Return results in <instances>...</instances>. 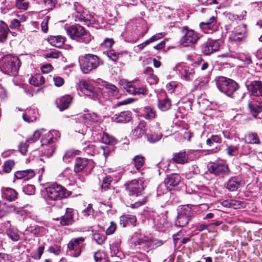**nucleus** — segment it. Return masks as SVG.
Listing matches in <instances>:
<instances>
[{
	"label": "nucleus",
	"mask_w": 262,
	"mask_h": 262,
	"mask_svg": "<svg viewBox=\"0 0 262 262\" xmlns=\"http://www.w3.org/2000/svg\"><path fill=\"white\" fill-rule=\"evenodd\" d=\"M65 29L67 33L73 40L85 43H88L92 40V37L90 33L86 31L84 28L79 25L67 26Z\"/></svg>",
	"instance_id": "7ed1b4c3"
},
{
	"label": "nucleus",
	"mask_w": 262,
	"mask_h": 262,
	"mask_svg": "<svg viewBox=\"0 0 262 262\" xmlns=\"http://www.w3.org/2000/svg\"><path fill=\"white\" fill-rule=\"evenodd\" d=\"M94 257L96 262H107L105 253L103 251H98Z\"/></svg>",
	"instance_id": "3c124183"
},
{
	"label": "nucleus",
	"mask_w": 262,
	"mask_h": 262,
	"mask_svg": "<svg viewBox=\"0 0 262 262\" xmlns=\"http://www.w3.org/2000/svg\"><path fill=\"white\" fill-rule=\"evenodd\" d=\"M171 190V188H169L167 185L164 183L160 184L157 188V195L158 196L161 195L163 194L166 193Z\"/></svg>",
	"instance_id": "864d4df0"
},
{
	"label": "nucleus",
	"mask_w": 262,
	"mask_h": 262,
	"mask_svg": "<svg viewBox=\"0 0 262 262\" xmlns=\"http://www.w3.org/2000/svg\"><path fill=\"white\" fill-rule=\"evenodd\" d=\"M30 209L31 206L27 205L26 206H24L23 207H15L14 208V210L18 214L23 216L28 214L30 212Z\"/></svg>",
	"instance_id": "8fccbe9b"
},
{
	"label": "nucleus",
	"mask_w": 262,
	"mask_h": 262,
	"mask_svg": "<svg viewBox=\"0 0 262 262\" xmlns=\"http://www.w3.org/2000/svg\"><path fill=\"white\" fill-rule=\"evenodd\" d=\"M132 118V113L129 111H124L120 113L115 114L112 119L114 121L118 123H126L130 120Z\"/></svg>",
	"instance_id": "5701e85b"
},
{
	"label": "nucleus",
	"mask_w": 262,
	"mask_h": 262,
	"mask_svg": "<svg viewBox=\"0 0 262 262\" xmlns=\"http://www.w3.org/2000/svg\"><path fill=\"white\" fill-rule=\"evenodd\" d=\"M246 31L247 29L245 25H241L238 26L235 29V33L238 35H239L240 36L237 37L236 39H235V40H241V39L245 36Z\"/></svg>",
	"instance_id": "a18cd8bd"
},
{
	"label": "nucleus",
	"mask_w": 262,
	"mask_h": 262,
	"mask_svg": "<svg viewBox=\"0 0 262 262\" xmlns=\"http://www.w3.org/2000/svg\"><path fill=\"white\" fill-rule=\"evenodd\" d=\"M93 239L99 245L104 243L106 236L103 233L95 231L93 234Z\"/></svg>",
	"instance_id": "c03bdc74"
},
{
	"label": "nucleus",
	"mask_w": 262,
	"mask_h": 262,
	"mask_svg": "<svg viewBox=\"0 0 262 262\" xmlns=\"http://www.w3.org/2000/svg\"><path fill=\"white\" fill-rule=\"evenodd\" d=\"M121 55V54L117 53L113 50L107 51V57L114 61H117Z\"/></svg>",
	"instance_id": "13d9d810"
},
{
	"label": "nucleus",
	"mask_w": 262,
	"mask_h": 262,
	"mask_svg": "<svg viewBox=\"0 0 262 262\" xmlns=\"http://www.w3.org/2000/svg\"><path fill=\"white\" fill-rule=\"evenodd\" d=\"M29 2L27 0H16V6L18 9L26 10L29 6Z\"/></svg>",
	"instance_id": "4d7b16f0"
},
{
	"label": "nucleus",
	"mask_w": 262,
	"mask_h": 262,
	"mask_svg": "<svg viewBox=\"0 0 262 262\" xmlns=\"http://www.w3.org/2000/svg\"><path fill=\"white\" fill-rule=\"evenodd\" d=\"M147 80L150 84H156L159 81L158 78L153 73H150L147 77Z\"/></svg>",
	"instance_id": "774afa93"
},
{
	"label": "nucleus",
	"mask_w": 262,
	"mask_h": 262,
	"mask_svg": "<svg viewBox=\"0 0 262 262\" xmlns=\"http://www.w3.org/2000/svg\"><path fill=\"white\" fill-rule=\"evenodd\" d=\"M208 170L210 173L217 176L227 174L229 172L228 166L220 163H211L208 167Z\"/></svg>",
	"instance_id": "dca6fc26"
},
{
	"label": "nucleus",
	"mask_w": 262,
	"mask_h": 262,
	"mask_svg": "<svg viewBox=\"0 0 262 262\" xmlns=\"http://www.w3.org/2000/svg\"><path fill=\"white\" fill-rule=\"evenodd\" d=\"M72 101V97L70 95H65L56 100L57 107L62 111L68 108Z\"/></svg>",
	"instance_id": "bb28decb"
},
{
	"label": "nucleus",
	"mask_w": 262,
	"mask_h": 262,
	"mask_svg": "<svg viewBox=\"0 0 262 262\" xmlns=\"http://www.w3.org/2000/svg\"><path fill=\"white\" fill-rule=\"evenodd\" d=\"M35 172L33 170L29 169L24 170H20L15 172V177L17 179H22L24 181L29 180L35 176Z\"/></svg>",
	"instance_id": "a878e982"
},
{
	"label": "nucleus",
	"mask_w": 262,
	"mask_h": 262,
	"mask_svg": "<svg viewBox=\"0 0 262 262\" xmlns=\"http://www.w3.org/2000/svg\"><path fill=\"white\" fill-rule=\"evenodd\" d=\"M21 23L18 22L15 19H12L10 22L9 29L12 30H16L17 31L20 30Z\"/></svg>",
	"instance_id": "e2e57ef3"
},
{
	"label": "nucleus",
	"mask_w": 262,
	"mask_h": 262,
	"mask_svg": "<svg viewBox=\"0 0 262 262\" xmlns=\"http://www.w3.org/2000/svg\"><path fill=\"white\" fill-rule=\"evenodd\" d=\"M181 32L182 35L180 40V43L185 47L195 45L200 38L199 33L192 29H189L187 26H184Z\"/></svg>",
	"instance_id": "0eeeda50"
},
{
	"label": "nucleus",
	"mask_w": 262,
	"mask_h": 262,
	"mask_svg": "<svg viewBox=\"0 0 262 262\" xmlns=\"http://www.w3.org/2000/svg\"><path fill=\"white\" fill-rule=\"evenodd\" d=\"M121 85H124V88L126 91L130 94L137 95L142 94L146 95L148 93V90L146 86L139 85L138 81L129 82L126 80L120 81Z\"/></svg>",
	"instance_id": "6e6552de"
},
{
	"label": "nucleus",
	"mask_w": 262,
	"mask_h": 262,
	"mask_svg": "<svg viewBox=\"0 0 262 262\" xmlns=\"http://www.w3.org/2000/svg\"><path fill=\"white\" fill-rule=\"evenodd\" d=\"M99 58L93 54H86L80 57L79 62L81 71L83 73H88L96 69L99 65Z\"/></svg>",
	"instance_id": "423d86ee"
},
{
	"label": "nucleus",
	"mask_w": 262,
	"mask_h": 262,
	"mask_svg": "<svg viewBox=\"0 0 262 262\" xmlns=\"http://www.w3.org/2000/svg\"><path fill=\"white\" fill-rule=\"evenodd\" d=\"M137 218L134 215L125 214L120 217V224L123 227H125L129 224L135 226Z\"/></svg>",
	"instance_id": "cd10ccee"
},
{
	"label": "nucleus",
	"mask_w": 262,
	"mask_h": 262,
	"mask_svg": "<svg viewBox=\"0 0 262 262\" xmlns=\"http://www.w3.org/2000/svg\"><path fill=\"white\" fill-rule=\"evenodd\" d=\"M4 224L7 228L6 234L8 237L13 242L18 241L20 238L19 231L16 228L9 227L10 226V221L5 222Z\"/></svg>",
	"instance_id": "6ab92c4d"
},
{
	"label": "nucleus",
	"mask_w": 262,
	"mask_h": 262,
	"mask_svg": "<svg viewBox=\"0 0 262 262\" xmlns=\"http://www.w3.org/2000/svg\"><path fill=\"white\" fill-rule=\"evenodd\" d=\"M102 85L105 87L106 91V92L108 93L109 95L115 97L117 96L118 90L116 86L105 81L102 82Z\"/></svg>",
	"instance_id": "58836bf2"
},
{
	"label": "nucleus",
	"mask_w": 262,
	"mask_h": 262,
	"mask_svg": "<svg viewBox=\"0 0 262 262\" xmlns=\"http://www.w3.org/2000/svg\"><path fill=\"white\" fill-rule=\"evenodd\" d=\"M75 154L72 151H67L63 157V161L66 163L70 162L75 157Z\"/></svg>",
	"instance_id": "338daca9"
},
{
	"label": "nucleus",
	"mask_w": 262,
	"mask_h": 262,
	"mask_svg": "<svg viewBox=\"0 0 262 262\" xmlns=\"http://www.w3.org/2000/svg\"><path fill=\"white\" fill-rule=\"evenodd\" d=\"M60 137L58 130H52L45 133L41 137V146L44 150L45 154L48 157H51L55 152L56 147L54 142Z\"/></svg>",
	"instance_id": "f257e3e1"
},
{
	"label": "nucleus",
	"mask_w": 262,
	"mask_h": 262,
	"mask_svg": "<svg viewBox=\"0 0 262 262\" xmlns=\"http://www.w3.org/2000/svg\"><path fill=\"white\" fill-rule=\"evenodd\" d=\"M20 61L17 56L11 55L5 56L1 61L0 68L8 75H15L20 65Z\"/></svg>",
	"instance_id": "20e7f679"
},
{
	"label": "nucleus",
	"mask_w": 262,
	"mask_h": 262,
	"mask_svg": "<svg viewBox=\"0 0 262 262\" xmlns=\"http://www.w3.org/2000/svg\"><path fill=\"white\" fill-rule=\"evenodd\" d=\"M143 116L146 119H152L155 118L156 111L150 106H145L143 110Z\"/></svg>",
	"instance_id": "37998d69"
},
{
	"label": "nucleus",
	"mask_w": 262,
	"mask_h": 262,
	"mask_svg": "<svg viewBox=\"0 0 262 262\" xmlns=\"http://www.w3.org/2000/svg\"><path fill=\"white\" fill-rule=\"evenodd\" d=\"M46 200L48 204H52L50 201H56L66 198L72 192L67 190L62 186L57 183L52 184L46 188Z\"/></svg>",
	"instance_id": "f03ea898"
},
{
	"label": "nucleus",
	"mask_w": 262,
	"mask_h": 262,
	"mask_svg": "<svg viewBox=\"0 0 262 262\" xmlns=\"http://www.w3.org/2000/svg\"><path fill=\"white\" fill-rule=\"evenodd\" d=\"M48 41L52 46L60 48L64 44L65 38L61 35L51 36L48 37Z\"/></svg>",
	"instance_id": "473e14b6"
},
{
	"label": "nucleus",
	"mask_w": 262,
	"mask_h": 262,
	"mask_svg": "<svg viewBox=\"0 0 262 262\" xmlns=\"http://www.w3.org/2000/svg\"><path fill=\"white\" fill-rule=\"evenodd\" d=\"M133 163L136 169L139 170L144 164V157L142 155H137L133 159Z\"/></svg>",
	"instance_id": "79ce46f5"
},
{
	"label": "nucleus",
	"mask_w": 262,
	"mask_h": 262,
	"mask_svg": "<svg viewBox=\"0 0 262 262\" xmlns=\"http://www.w3.org/2000/svg\"><path fill=\"white\" fill-rule=\"evenodd\" d=\"M46 133L45 130L41 129V130H36L34 132L33 135L30 137V138H28L26 143L27 144L34 142L35 141H36L39 137L41 136V137H42V135Z\"/></svg>",
	"instance_id": "09e8293b"
},
{
	"label": "nucleus",
	"mask_w": 262,
	"mask_h": 262,
	"mask_svg": "<svg viewBox=\"0 0 262 262\" xmlns=\"http://www.w3.org/2000/svg\"><path fill=\"white\" fill-rule=\"evenodd\" d=\"M241 179L234 177L231 178L227 183V188L230 191H236L239 186Z\"/></svg>",
	"instance_id": "72a5a7b5"
},
{
	"label": "nucleus",
	"mask_w": 262,
	"mask_h": 262,
	"mask_svg": "<svg viewBox=\"0 0 262 262\" xmlns=\"http://www.w3.org/2000/svg\"><path fill=\"white\" fill-rule=\"evenodd\" d=\"M79 89L84 95L90 96L92 94L94 99L96 98L95 88L90 82L85 80L80 81Z\"/></svg>",
	"instance_id": "a211bd4d"
},
{
	"label": "nucleus",
	"mask_w": 262,
	"mask_h": 262,
	"mask_svg": "<svg viewBox=\"0 0 262 262\" xmlns=\"http://www.w3.org/2000/svg\"><path fill=\"white\" fill-rule=\"evenodd\" d=\"M247 139L248 140V143L249 144H260V141L257 133H249L246 136Z\"/></svg>",
	"instance_id": "de8ad7c7"
},
{
	"label": "nucleus",
	"mask_w": 262,
	"mask_h": 262,
	"mask_svg": "<svg viewBox=\"0 0 262 262\" xmlns=\"http://www.w3.org/2000/svg\"><path fill=\"white\" fill-rule=\"evenodd\" d=\"M146 123L145 121H140L138 125L132 131V136L135 139L141 138L145 133Z\"/></svg>",
	"instance_id": "c85d7f7f"
},
{
	"label": "nucleus",
	"mask_w": 262,
	"mask_h": 262,
	"mask_svg": "<svg viewBox=\"0 0 262 262\" xmlns=\"http://www.w3.org/2000/svg\"><path fill=\"white\" fill-rule=\"evenodd\" d=\"M38 116V111L36 109L27 110L23 115V119L27 122L35 121Z\"/></svg>",
	"instance_id": "c756f323"
},
{
	"label": "nucleus",
	"mask_w": 262,
	"mask_h": 262,
	"mask_svg": "<svg viewBox=\"0 0 262 262\" xmlns=\"http://www.w3.org/2000/svg\"><path fill=\"white\" fill-rule=\"evenodd\" d=\"M248 106L251 113L258 114L262 111V102L251 98L248 103Z\"/></svg>",
	"instance_id": "393cba45"
},
{
	"label": "nucleus",
	"mask_w": 262,
	"mask_h": 262,
	"mask_svg": "<svg viewBox=\"0 0 262 262\" xmlns=\"http://www.w3.org/2000/svg\"><path fill=\"white\" fill-rule=\"evenodd\" d=\"M126 189L130 195L139 196L142 194L145 187L144 182L139 179L134 180L125 185Z\"/></svg>",
	"instance_id": "9b49d317"
},
{
	"label": "nucleus",
	"mask_w": 262,
	"mask_h": 262,
	"mask_svg": "<svg viewBox=\"0 0 262 262\" xmlns=\"http://www.w3.org/2000/svg\"><path fill=\"white\" fill-rule=\"evenodd\" d=\"M174 70L179 72L181 78L186 81H191L194 78L195 70L193 66H185L179 63L174 67Z\"/></svg>",
	"instance_id": "f8f14e48"
},
{
	"label": "nucleus",
	"mask_w": 262,
	"mask_h": 262,
	"mask_svg": "<svg viewBox=\"0 0 262 262\" xmlns=\"http://www.w3.org/2000/svg\"><path fill=\"white\" fill-rule=\"evenodd\" d=\"M31 84L36 86L41 85L45 83V78L40 74H35L29 79Z\"/></svg>",
	"instance_id": "4c0bfd02"
},
{
	"label": "nucleus",
	"mask_w": 262,
	"mask_h": 262,
	"mask_svg": "<svg viewBox=\"0 0 262 262\" xmlns=\"http://www.w3.org/2000/svg\"><path fill=\"white\" fill-rule=\"evenodd\" d=\"M82 150L88 155H93L94 154V146L90 142H85L82 145Z\"/></svg>",
	"instance_id": "49530a36"
},
{
	"label": "nucleus",
	"mask_w": 262,
	"mask_h": 262,
	"mask_svg": "<svg viewBox=\"0 0 262 262\" xmlns=\"http://www.w3.org/2000/svg\"><path fill=\"white\" fill-rule=\"evenodd\" d=\"M215 23V19L214 16L210 18L206 22H201L200 24L201 29L205 33H209L212 31Z\"/></svg>",
	"instance_id": "2f4dec72"
},
{
	"label": "nucleus",
	"mask_w": 262,
	"mask_h": 262,
	"mask_svg": "<svg viewBox=\"0 0 262 262\" xmlns=\"http://www.w3.org/2000/svg\"><path fill=\"white\" fill-rule=\"evenodd\" d=\"M85 238L83 237L72 238L68 245L69 251L72 256H79L84 247Z\"/></svg>",
	"instance_id": "1a4fd4ad"
},
{
	"label": "nucleus",
	"mask_w": 262,
	"mask_h": 262,
	"mask_svg": "<svg viewBox=\"0 0 262 262\" xmlns=\"http://www.w3.org/2000/svg\"><path fill=\"white\" fill-rule=\"evenodd\" d=\"M171 101L168 98H164L158 101V106L162 111H166L171 107Z\"/></svg>",
	"instance_id": "a19ab883"
},
{
	"label": "nucleus",
	"mask_w": 262,
	"mask_h": 262,
	"mask_svg": "<svg viewBox=\"0 0 262 262\" xmlns=\"http://www.w3.org/2000/svg\"><path fill=\"white\" fill-rule=\"evenodd\" d=\"M92 137L95 141L101 142L106 145H115L117 143V140L114 137L102 131L99 133L94 131L92 133Z\"/></svg>",
	"instance_id": "2eb2a0df"
},
{
	"label": "nucleus",
	"mask_w": 262,
	"mask_h": 262,
	"mask_svg": "<svg viewBox=\"0 0 262 262\" xmlns=\"http://www.w3.org/2000/svg\"><path fill=\"white\" fill-rule=\"evenodd\" d=\"M221 47V41L209 38L201 46L202 52L205 55H209L213 52L219 50Z\"/></svg>",
	"instance_id": "ddd939ff"
},
{
	"label": "nucleus",
	"mask_w": 262,
	"mask_h": 262,
	"mask_svg": "<svg viewBox=\"0 0 262 262\" xmlns=\"http://www.w3.org/2000/svg\"><path fill=\"white\" fill-rule=\"evenodd\" d=\"M74 9L76 12L79 15V18L81 21H86L89 20L88 18L85 16V11L83 7L78 2H75L74 4Z\"/></svg>",
	"instance_id": "e433bc0d"
},
{
	"label": "nucleus",
	"mask_w": 262,
	"mask_h": 262,
	"mask_svg": "<svg viewBox=\"0 0 262 262\" xmlns=\"http://www.w3.org/2000/svg\"><path fill=\"white\" fill-rule=\"evenodd\" d=\"M209 79L206 77L197 78L194 81V86L196 90H204L208 86Z\"/></svg>",
	"instance_id": "f704fd0d"
},
{
	"label": "nucleus",
	"mask_w": 262,
	"mask_h": 262,
	"mask_svg": "<svg viewBox=\"0 0 262 262\" xmlns=\"http://www.w3.org/2000/svg\"><path fill=\"white\" fill-rule=\"evenodd\" d=\"M14 165V162L13 160H7L3 165V170L6 173L10 172Z\"/></svg>",
	"instance_id": "052dcab7"
},
{
	"label": "nucleus",
	"mask_w": 262,
	"mask_h": 262,
	"mask_svg": "<svg viewBox=\"0 0 262 262\" xmlns=\"http://www.w3.org/2000/svg\"><path fill=\"white\" fill-rule=\"evenodd\" d=\"M238 146L234 145L227 146L226 151L228 155L233 156L238 152Z\"/></svg>",
	"instance_id": "680f3d73"
},
{
	"label": "nucleus",
	"mask_w": 262,
	"mask_h": 262,
	"mask_svg": "<svg viewBox=\"0 0 262 262\" xmlns=\"http://www.w3.org/2000/svg\"><path fill=\"white\" fill-rule=\"evenodd\" d=\"M162 136L163 135L161 132L150 131V133L146 135V139L149 142L154 143L159 141Z\"/></svg>",
	"instance_id": "c9c22d12"
},
{
	"label": "nucleus",
	"mask_w": 262,
	"mask_h": 262,
	"mask_svg": "<svg viewBox=\"0 0 262 262\" xmlns=\"http://www.w3.org/2000/svg\"><path fill=\"white\" fill-rule=\"evenodd\" d=\"M192 212L190 208L181 207L178 210V214L176 221V225L179 227H185L189 223L192 216Z\"/></svg>",
	"instance_id": "9d476101"
},
{
	"label": "nucleus",
	"mask_w": 262,
	"mask_h": 262,
	"mask_svg": "<svg viewBox=\"0 0 262 262\" xmlns=\"http://www.w3.org/2000/svg\"><path fill=\"white\" fill-rule=\"evenodd\" d=\"M9 32V29L6 24L0 25V42H4L7 40Z\"/></svg>",
	"instance_id": "ea45409f"
},
{
	"label": "nucleus",
	"mask_w": 262,
	"mask_h": 262,
	"mask_svg": "<svg viewBox=\"0 0 262 262\" xmlns=\"http://www.w3.org/2000/svg\"><path fill=\"white\" fill-rule=\"evenodd\" d=\"M172 160L177 164H184L188 162V156L185 151H182L174 154Z\"/></svg>",
	"instance_id": "7c9ffc66"
},
{
	"label": "nucleus",
	"mask_w": 262,
	"mask_h": 262,
	"mask_svg": "<svg viewBox=\"0 0 262 262\" xmlns=\"http://www.w3.org/2000/svg\"><path fill=\"white\" fill-rule=\"evenodd\" d=\"M74 212L72 208H67L64 215L62 216L60 223L62 226H69L74 222Z\"/></svg>",
	"instance_id": "412c9836"
},
{
	"label": "nucleus",
	"mask_w": 262,
	"mask_h": 262,
	"mask_svg": "<svg viewBox=\"0 0 262 262\" xmlns=\"http://www.w3.org/2000/svg\"><path fill=\"white\" fill-rule=\"evenodd\" d=\"M216 84L218 89L229 97L232 96L238 88L236 82L224 77H219Z\"/></svg>",
	"instance_id": "39448f33"
},
{
	"label": "nucleus",
	"mask_w": 262,
	"mask_h": 262,
	"mask_svg": "<svg viewBox=\"0 0 262 262\" xmlns=\"http://www.w3.org/2000/svg\"><path fill=\"white\" fill-rule=\"evenodd\" d=\"M48 251L51 253L54 254L55 255H58L61 252V248L57 245H54L49 247Z\"/></svg>",
	"instance_id": "69168bd1"
},
{
	"label": "nucleus",
	"mask_w": 262,
	"mask_h": 262,
	"mask_svg": "<svg viewBox=\"0 0 262 262\" xmlns=\"http://www.w3.org/2000/svg\"><path fill=\"white\" fill-rule=\"evenodd\" d=\"M80 120L85 124L90 125L92 122H99L101 120V117L95 113H87L81 115L80 117Z\"/></svg>",
	"instance_id": "4be33fe9"
},
{
	"label": "nucleus",
	"mask_w": 262,
	"mask_h": 262,
	"mask_svg": "<svg viewBox=\"0 0 262 262\" xmlns=\"http://www.w3.org/2000/svg\"><path fill=\"white\" fill-rule=\"evenodd\" d=\"M45 247L43 245L39 246L36 251L31 253V256L34 259H39L43 254Z\"/></svg>",
	"instance_id": "5fc2aeb1"
},
{
	"label": "nucleus",
	"mask_w": 262,
	"mask_h": 262,
	"mask_svg": "<svg viewBox=\"0 0 262 262\" xmlns=\"http://www.w3.org/2000/svg\"><path fill=\"white\" fill-rule=\"evenodd\" d=\"M181 181V177L177 173H172L168 175L164 180V183L169 188H172L178 185Z\"/></svg>",
	"instance_id": "b1692460"
},
{
	"label": "nucleus",
	"mask_w": 262,
	"mask_h": 262,
	"mask_svg": "<svg viewBox=\"0 0 262 262\" xmlns=\"http://www.w3.org/2000/svg\"><path fill=\"white\" fill-rule=\"evenodd\" d=\"M246 87L251 97L262 96V82L259 80L252 81L246 83Z\"/></svg>",
	"instance_id": "4468645a"
},
{
	"label": "nucleus",
	"mask_w": 262,
	"mask_h": 262,
	"mask_svg": "<svg viewBox=\"0 0 262 262\" xmlns=\"http://www.w3.org/2000/svg\"><path fill=\"white\" fill-rule=\"evenodd\" d=\"M23 191L28 195H32L35 193V188L33 185H28L23 188Z\"/></svg>",
	"instance_id": "0e129e2a"
},
{
	"label": "nucleus",
	"mask_w": 262,
	"mask_h": 262,
	"mask_svg": "<svg viewBox=\"0 0 262 262\" xmlns=\"http://www.w3.org/2000/svg\"><path fill=\"white\" fill-rule=\"evenodd\" d=\"M112 181V178L110 176H107L104 178L101 184V189L102 190L105 191L107 190L111 185Z\"/></svg>",
	"instance_id": "603ef678"
},
{
	"label": "nucleus",
	"mask_w": 262,
	"mask_h": 262,
	"mask_svg": "<svg viewBox=\"0 0 262 262\" xmlns=\"http://www.w3.org/2000/svg\"><path fill=\"white\" fill-rule=\"evenodd\" d=\"M93 167V163L92 161L88 160L85 158L80 157L77 158L75 164L74 171L76 172H79L84 168L90 170Z\"/></svg>",
	"instance_id": "f3484780"
},
{
	"label": "nucleus",
	"mask_w": 262,
	"mask_h": 262,
	"mask_svg": "<svg viewBox=\"0 0 262 262\" xmlns=\"http://www.w3.org/2000/svg\"><path fill=\"white\" fill-rule=\"evenodd\" d=\"M222 142L221 138L217 135H212L211 137L206 140V144L209 147L213 145V143H220Z\"/></svg>",
	"instance_id": "6e6d98bb"
},
{
	"label": "nucleus",
	"mask_w": 262,
	"mask_h": 262,
	"mask_svg": "<svg viewBox=\"0 0 262 262\" xmlns=\"http://www.w3.org/2000/svg\"><path fill=\"white\" fill-rule=\"evenodd\" d=\"M41 228L37 225H30L28 227L26 231L34 235H37L40 231Z\"/></svg>",
	"instance_id": "bf43d9fd"
},
{
	"label": "nucleus",
	"mask_w": 262,
	"mask_h": 262,
	"mask_svg": "<svg viewBox=\"0 0 262 262\" xmlns=\"http://www.w3.org/2000/svg\"><path fill=\"white\" fill-rule=\"evenodd\" d=\"M1 191L2 198L9 202L14 201L17 198V192L15 190L12 188L3 187Z\"/></svg>",
	"instance_id": "aec40b11"
}]
</instances>
